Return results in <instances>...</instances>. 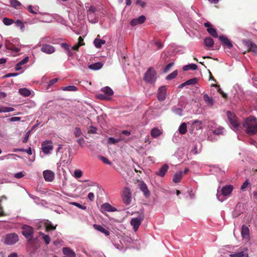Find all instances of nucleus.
<instances>
[{
    "label": "nucleus",
    "instance_id": "33",
    "mask_svg": "<svg viewBox=\"0 0 257 257\" xmlns=\"http://www.w3.org/2000/svg\"><path fill=\"white\" fill-rule=\"evenodd\" d=\"M197 65L195 64H190L188 65H186L183 66V70L184 71H188V70H195L197 69Z\"/></svg>",
    "mask_w": 257,
    "mask_h": 257
},
{
    "label": "nucleus",
    "instance_id": "46",
    "mask_svg": "<svg viewBox=\"0 0 257 257\" xmlns=\"http://www.w3.org/2000/svg\"><path fill=\"white\" fill-rule=\"evenodd\" d=\"M177 74H178L177 71V70L174 71L173 72H172L171 74H169L166 77V79L170 80L172 79H174L177 76Z\"/></svg>",
    "mask_w": 257,
    "mask_h": 257
},
{
    "label": "nucleus",
    "instance_id": "32",
    "mask_svg": "<svg viewBox=\"0 0 257 257\" xmlns=\"http://www.w3.org/2000/svg\"><path fill=\"white\" fill-rule=\"evenodd\" d=\"M182 172L176 173L173 177V181L175 183L180 182L182 178Z\"/></svg>",
    "mask_w": 257,
    "mask_h": 257
},
{
    "label": "nucleus",
    "instance_id": "58",
    "mask_svg": "<svg viewBox=\"0 0 257 257\" xmlns=\"http://www.w3.org/2000/svg\"><path fill=\"white\" fill-rule=\"evenodd\" d=\"M30 131H28L25 135V136L23 140V143H26L29 139L30 136Z\"/></svg>",
    "mask_w": 257,
    "mask_h": 257
},
{
    "label": "nucleus",
    "instance_id": "26",
    "mask_svg": "<svg viewBox=\"0 0 257 257\" xmlns=\"http://www.w3.org/2000/svg\"><path fill=\"white\" fill-rule=\"evenodd\" d=\"M63 253L68 257H75V253L70 248L65 247L62 249Z\"/></svg>",
    "mask_w": 257,
    "mask_h": 257
},
{
    "label": "nucleus",
    "instance_id": "1",
    "mask_svg": "<svg viewBox=\"0 0 257 257\" xmlns=\"http://www.w3.org/2000/svg\"><path fill=\"white\" fill-rule=\"evenodd\" d=\"M245 128V133L249 135L257 133V119L254 117H249L245 119L242 123Z\"/></svg>",
    "mask_w": 257,
    "mask_h": 257
},
{
    "label": "nucleus",
    "instance_id": "34",
    "mask_svg": "<svg viewBox=\"0 0 257 257\" xmlns=\"http://www.w3.org/2000/svg\"><path fill=\"white\" fill-rule=\"evenodd\" d=\"M123 139L124 138L122 136H120L118 139H115L113 137H109L108 139V143L109 144H114L119 142Z\"/></svg>",
    "mask_w": 257,
    "mask_h": 257
},
{
    "label": "nucleus",
    "instance_id": "60",
    "mask_svg": "<svg viewBox=\"0 0 257 257\" xmlns=\"http://www.w3.org/2000/svg\"><path fill=\"white\" fill-rule=\"evenodd\" d=\"M84 45V43L77 44L72 47V49L74 50H78L79 47Z\"/></svg>",
    "mask_w": 257,
    "mask_h": 257
},
{
    "label": "nucleus",
    "instance_id": "41",
    "mask_svg": "<svg viewBox=\"0 0 257 257\" xmlns=\"http://www.w3.org/2000/svg\"><path fill=\"white\" fill-rule=\"evenodd\" d=\"M39 234L42 236L46 244H49L50 242V238L48 235L45 234L42 232H40Z\"/></svg>",
    "mask_w": 257,
    "mask_h": 257
},
{
    "label": "nucleus",
    "instance_id": "27",
    "mask_svg": "<svg viewBox=\"0 0 257 257\" xmlns=\"http://www.w3.org/2000/svg\"><path fill=\"white\" fill-rule=\"evenodd\" d=\"M140 189L144 193L145 196L147 197L150 196V191H149L146 184L144 182H142L139 185Z\"/></svg>",
    "mask_w": 257,
    "mask_h": 257
},
{
    "label": "nucleus",
    "instance_id": "36",
    "mask_svg": "<svg viewBox=\"0 0 257 257\" xmlns=\"http://www.w3.org/2000/svg\"><path fill=\"white\" fill-rule=\"evenodd\" d=\"M205 45L207 47H211L214 44L213 40L210 37H207L204 39Z\"/></svg>",
    "mask_w": 257,
    "mask_h": 257
},
{
    "label": "nucleus",
    "instance_id": "62",
    "mask_svg": "<svg viewBox=\"0 0 257 257\" xmlns=\"http://www.w3.org/2000/svg\"><path fill=\"white\" fill-rule=\"evenodd\" d=\"M21 118L18 116H14L10 118V121L12 122L18 121L21 120Z\"/></svg>",
    "mask_w": 257,
    "mask_h": 257
},
{
    "label": "nucleus",
    "instance_id": "29",
    "mask_svg": "<svg viewBox=\"0 0 257 257\" xmlns=\"http://www.w3.org/2000/svg\"><path fill=\"white\" fill-rule=\"evenodd\" d=\"M241 236L243 238H248L249 237V229L245 225H243L241 227Z\"/></svg>",
    "mask_w": 257,
    "mask_h": 257
},
{
    "label": "nucleus",
    "instance_id": "18",
    "mask_svg": "<svg viewBox=\"0 0 257 257\" xmlns=\"http://www.w3.org/2000/svg\"><path fill=\"white\" fill-rule=\"evenodd\" d=\"M146 20V17L144 16H141L139 18L134 19L131 21V25L132 26H135L136 25L143 24Z\"/></svg>",
    "mask_w": 257,
    "mask_h": 257
},
{
    "label": "nucleus",
    "instance_id": "55",
    "mask_svg": "<svg viewBox=\"0 0 257 257\" xmlns=\"http://www.w3.org/2000/svg\"><path fill=\"white\" fill-rule=\"evenodd\" d=\"M25 176V174L22 172H20L14 174V177L17 179L23 178Z\"/></svg>",
    "mask_w": 257,
    "mask_h": 257
},
{
    "label": "nucleus",
    "instance_id": "25",
    "mask_svg": "<svg viewBox=\"0 0 257 257\" xmlns=\"http://www.w3.org/2000/svg\"><path fill=\"white\" fill-rule=\"evenodd\" d=\"M105 42L104 40L99 39V35H98L93 41L94 45L97 48H101L102 45L105 44Z\"/></svg>",
    "mask_w": 257,
    "mask_h": 257
},
{
    "label": "nucleus",
    "instance_id": "10",
    "mask_svg": "<svg viewBox=\"0 0 257 257\" xmlns=\"http://www.w3.org/2000/svg\"><path fill=\"white\" fill-rule=\"evenodd\" d=\"M53 148V146L51 141H45L42 143V150L46 154H49Z\"/></svg>",
    "mask_w": 257,
    "mask_h": 257
},
{
    "label": "nucleus",
    "instance_id": "42",
    "mask_svg": "<svg viewBox=\"0 0 257 257\" xmlns=\"http://www.w3.org/2000/svg\"><path fill=\"white\" fill-rule=\"evenodd\" d=\"M14 110V108L13 107L6 106L0 107V113L11 112L13 111Z\"/></svg>",
    "mask_w": 257,
    "mask_h": 257
},
{
    "label": "nucleus",
    "instance_id": "51",
    "mask_svg": "<svg viewBox=\"0 0 257 257\" xmlns=\"http://www.w3.org/2000/svg\"><path fill=\"white\" fill-rule=\"evenodd\" d=\"M11 3L12 6L15 8H17L18 7H20L21 5L20 2H19L17 0H12L11 1Z\"/></svg>",
    "mask_w": 257,
    "mask_h": 257
},
{
    "label": "nucleus",
    "instance_id": "54",
    "mask_svg": "<svg viewBox=\"0 0 257 257\" xmlns=\"http://www.w3.org/2000/svg\"><path fill=\"white\" fill-rule=\"evenodd\" d=\"M7 199V197L5 196H3L0 198V216L4 215V213L3 211H2V207L1 205V202L3 199L6 200Z\"/></svg>",
    "mask_w": 257,
    "mask_h": 257
},
{
    "label": "nucleus",
    "instance_id": "53",
    "mask_svg": "<svg viewBox=\"0 0 257 257\" xmlns=\"http://www.w3.org/2000/svg\"><path fill=\"white\" fill-rule=\"evenodd\" d=\"M74 135L76 137H79L82 135L81 130L79 127H76L74 132Z\"/></svg>",
    "mask_w": 257,
    "mask_h": 257
},
{
    "label": "nucleus",
    "instance_id": "11",
    "mask_svg": "<svg viewBox=\"0 0 257 257\" xmlns=\"http://www.w3.org/2000/svg\"><path fill=\"white\" fill-rule=\"evenodd\" d=\"M56 226H54L52 222L48 220H43L40 222L39 226L38 228L40 229L42 226H44L46 228V231H48L51 230H55Z\"/></svg>",
    "mask_w": 257,
    "mask_h": 257
},
{
    "label": "nucleus",
    "instance_id": "37",
    "mask_svg": "<svg viewBox=\"0 0 257 257\" xmlns=\"http://www.w3.org/2000/svg\"><path fill=\"white\" fill-rule=\"evenodd\" d=\"M178 131L180 134L184 135L187 132V124L185 122H183L180 125Z\"/></svg>",
    "mask_w": 257,
    "mask_h": 257
},
{
    "label": "nucleus",
    "instance_id": "24",
    "mask_svg": "<svg viewBox=\"0 0 257 257\" xmlns=\"http://www.w3.org/2000/svg\"><path fill=\"white\" fill-rule=\"evenodd\" d=\"M220 41L225 45H226L228 48H231L232 47L233 45L231 42L229 40V39L224 36H220L219 37Z\"/></svg>",
    "mask_w": 257,
    "mask_h": 257
},
{
    "label": "nucleus",
    "instance_id": "47",
    "mask_svg": "<svg viewBox=\"0 0 257 257\" xmlns=\"http://www.w3.org/2000/svg\"><path fill=\"white\" fill-rule=\"evenodd\" d=\"M198 78H193L190 79L185 82V84L187 85H194L197 83Z\"/></svg>",
    "mask_w": 257,
    "mask_h": 257
},
{
    "label": "nucleus",
    "instance_id": "13",
    "mask_svg": "<svg viewBox=\"0 0 257 257\" xmlns=\"http://www.w3.org/2000/svg\"><path fill=\"white\" fill-rule=\"evenodd\" d=\"M43 175L45 180L47 182H52L54 180L55 178V173L50 170L44 171Z\"/></svg>",
    "mask_w": 257,
    "mask_h": 257
},
{
    "label": "nucleus",
    "instance_id": "31",
    "mask_svg": "<svg viewBox=\"0 0 257 257\" xmlns=\"http://www.w3.org/2000/svg\"><path fill=\"white\" fill-rule=\"evenodd\" d=\"M102 64L100 62H97L88 65V68L91 70H97L101 69Z\"/></svg>",
    "mask_w": 257,
    "mask_h": 257
},
{
    "label": "nucleus",
    "instance_id": "2",
    "mask_svg": "<svg viewBox=\"0 0 257 257\" xmlns=\"http://www.w3.org/2000/svg\"><path fill=\"white\" fill-rule=\"evenodd\" d=\"M233 189V186L231 185H227L224 186L221 190V194L218 193V189L217 190V193L216 194V197L217 199L220 201L223 202L225 200V197H228L231 193Z\"/></svg>",
    "mask_w": 257,
    "mask_h": 257
},
{
    "label": "nucleus",
    "instance_id": "6",
    "mask_svg": "<svg viewBox=\"0 0 257 257\" xmlns=\"http://www.w3.org/2000/svg\"><path fill=\"white\" fill-rule=\"evenodd\" d=\"M22 234L28 241H31L34 236V228L27 225H24L22 228Z\"/></svg>",
    "mask_w": 257,
    "mask_h": 257
},
{
    "label": "nucleus",
    "instance_id": "63",
    "mask_svg": "<svg viewBox=\"0 0 257 257\" xmlns=\"http://www.w3.org/2000/svg\"><path fill=\"white\" fill-rule=\"evenodd\" d=\"M87 197L90 201H92L94 199V195L92 192H90L88 193Z\"/></svg>",
    "mask_w": 257,
    "mask_h": 257
},
{
    "label": "nucleus",
    "instance_id": "38",
    "mask_svg": "<svg viewBox=\"0 0 257 257\" xmlns=\"http://www.w3.org/2000/svg\"><path fill=\"white\" fill-rule=\"evenodd\" d=\"M230 257H248L247 254H245L243 251H240L234 253H231L229 255Z\"/></svg>",
    "mask_w": 257,
    "mask_h": 257
},
{
    "label": "nucleus",
    "instance_id": "43",
    "mask_svg": "<svg viewBox=\"0 0 257 257\" xmlns=\"http://www.w3.org/2000/svg\"><path fill=\"white\" fill-rule=\"evenodd\" d=\"M62 89L64 91H76L77 90V88L76 86L74 85H69L68 86L62 87Z\"/></svg>",
    "mask_w": 257,
    "mask_h": 257
},
{
    "label": "nucleus",
    "instance_id": "9",
    "mask_svg": "<svg viewBox=\"0 0 257 257\" xmlns=\"http://www.w3.org/2000/svg\"><path fill=\"white\" fill-rule=\"evenodd\" d=\"M144 219L143 216H139L136 218H133L131 220V224L133 226L134 231H136L138 230L140 225H141L142 221Z\"/></svg>",
    "mask_w": 257,
    "mask_h": 257
},
{
    "label": "nucleus",
    "instance_id": "50",
    "mask_svg": "<svg viewBox=\"0 0 257 257\" xmlns=\"http://www.w3.org/2000/svg\"><path fill=\"white\" fill-rule=\"evenodd\" d=\"M173 111L176 114L180 116L182 115V109L180 108L173 107L172 108Z\"/></svg>",
    "mask_w": 257,
    "mask_h": 257
},
{
    "label": "nucleus",
    "instance_id": "30",
    "mask_svg": "<svg viewBox=\"0 0 257 257\" xmlns=\"http://www.w3.org/2000/svg\"><path fill=\"white\" fill-rule=\"evenodd\" d=\"M162 134L161 130L157 127H154L151 131V135L154 138H156Z\"/></svg>",
    "mask_w": 257,
    "mask_h": 257
},
{
    "label": "nucleus",
    "instance_id": "59",
    "mask_svg": "<svg viewBox=\"0 0 257 257\" xmlns=\"http://www.w3.org/2000/svg\"><path fill=\"white\" fill-rule=\"evenodd\" d=\"M174 63H170L168 64L164 68V72H167L173 66Z\"/></svg>",
    "mask_w": 257,
    "mask_h": 257
},
{
    "label": "nucleus",
    "instance_id": "23",
    "mask_svg": "<svg viewBox=\"0 0 257 257\" xmlns=\"http://www.w3.org/2000/svg\"><path fill=\"white\" fill-rule=\"evenodd\" d=\"M220 41L225 45H226L228 48H231L232 47L233 45L231 42L229 40V39L224 36H220L219 37Z\"/></svg>",
    "mask_w": 257,
    "mask_h": 257
},
{
    "label": "nucleus",
    "instance_id": "8",
    "mask_svg": "<svg viewBox=\"0 0 257 257\" xmlns=\"http://www.w3.org/2000/svg\"><path fill=\"white\" fill-rule=\"evenodd\" d=\"M243 44L247 47L248 51L252 52L255 55H257V46L250 40H243Z\"/></svg>",
    "mask_w": 257,
    "mask_h": 257
},
{
    "label": "nucleus",
    "instance_id": "56",
    "mask_svg": "<svg viewBox=\"0 0 257 257\" xmlns=\"http://www.w3.org/2000/svg\"><path fill=\"white\" fill-rule=\"evenodd\" d=\"M249 185V183L248 182V180H246L245 181V182L243 183L242 186H241V190H245L247 187Z\"/></svg>",
    "mask_w": 257,
    "mask_h": 257
},
{
    "label": "nucleus",
    "instance_id": "12",
    "mask_svg": "<svg viewBox=\"0 0 257 257\" xmlns=\"http://www.w3.org/2000/svg\"><path fill=\"white\" fill-rule=\"evenodd\" d=\"M96 12V8L90 6L88 7V9L87 11V14L88 20L92 23H96V20L94 19L95 12Z\"/></svg>",
    "mask_w": 257,
    "mask_h": 257
},
{
    "label": "nucleus",
    "instance_id": "45",
    "mask_svg": "<svg viewBox=\"0 0 257 257\" xmlns=\"http://www.w3.org/2000/svg\"><path fill=\"white\" fill-rule=\"evenodd\" d=\"M28 10L29 12H30L32 14H37V12L38 11L37 7H33L31 5L28 6Z\"/></svg>",
    "mask_w": 257,
    "mask_h": 257
},
{
    "label": "nucleus",
    "instance_id": "35",
    "mask_svg": "<svg viewBox=\"0 0 257 257\" xmlns=\"http://www.w3.org/2000/svg\"><path fill=\"white\" fill-rule=\"evenodd\" d=\"M19 93L23 96H29L31 94V91L27 88H20L19 90Z\"/></svg>",
    "mask_w": 257,
    "mask_h": 257
},
{
    "label": "nucleus",
    "instance_id": "44",
    "mask_svg": "<svg viewBox=\"0 0 257 257\" xmlns=\"http://www.w3.org/2000/svg\"><path fill=\"white\" fill-rule=\"evenodd\" d=\"M3 22L6 26H10L14 23V21L12 19L4 18L3 19Z\"/></svg>",
    "mask_w": 257,
    "mask_h": 257
},
{
    "label": "nucleus",
    "instance_id": "57",
    "mask_svg": "<svg viewBox=\"0 0 257 257\" xmlns=\"http://www.w3.org/2000/svg\"><path fill=\"white\" fill-rule=\"evenodd\" d=\"M100 159L103 163H104L106 164H108V165L111 164V162L106 157H103V156H101V157H100Z\"/></svg>",
    "mask_w": 257,
    "mask_h": 257
},
{
    "label": "nucleus",
    "instance_id": "40",
    "mask_svg": "<svg viewBox=\"0 0 257 257\" xmlns=\"http://www.w3.org/2000/svg\"><path fill=\"white\" fill-rule=\"evenodd\" d=\"M207 31L209 33V34L214 38L218 37V35L216 30L215 29L213 28H207Z\"/></svg>",
    "mask_w": 257,
    "mask_h": 257
},
{
    "label": "nucleus",
    "instance_id": "4",
    "mask_svg": "<svg viewBox=\"0 0 257 257\" xmlns=\"http://www.w3.org/2000/svg\"><path fill=\"white\" fill-rule=\"evenodd\" d=\"M157 79V72L153 68H149L144 76V80L148 83L154 84Z\"/></svg>",
    "mask_w": 257,
    "mask_h": 257
},
{
    "label": "nucleus",
    "instance_id": "19",
    "mask_svg": "<svg viewBox=\"0 0 257 257\" xmlns=\"http://www.w3.org/2000/svg\"><path fill=\"white\" fill-rule=\"evenodd\" d=\"M101 209L104 211L106 212H114L116 211V209L112 207L108 203H105L101 205Z\"/></svg>",
    "mask_w": 257,
    "mask_h": 257
},
{
    "label": "nucleus",
    "instance_id": "21",
    "mask_svg": "<svg viewBox=\"0 0 257 257\" xmlns=\"http://www.w3.org/2000/svg\"><path fill=\"white\" fill-rule=\"evenodd\" d=\"M169 166L167 164L163 165L159 170V171L156 173V175L164 177L166 172L168 171Z\"/></svg>",
    "mask_w": 257,
    "mask_h": 257
},
{
    "label": "nucleus",
    "instance_id": "49",
    "mask_svg": "<svg viewBox=\"0 0 257 257\" xmlns=\"http://www.w3.org/2000/svg\"><path fill=\"white\" fill-rule=\"evenodd\" d=\"M74 177L76 178H79L82 176V172L80 170H76L74 172Z\"/></svg>",
    "mask_w": 257,
    "mask_h": 257
},
{
    "label": "nucleus",
    "instance_id": "48",
    "mask_svg": "<svg viewBox=\"0 0 257 257\" xmlns=\"http://www.w3.org/2000/svg\"><path fill=\"white\" fill-rule=\"evenodd\" d=\"M70 204L74 205L82 210H86L87 208L86 206L82 205L80 204L75 202H70Z\"/></svg>",
    "mask_w": 257,
    "mask_h": 257
},
{
    "label": "nucleus",
    "instance_id": "15",
    "mask_svg": "<svg viewBox=\"0 0 257 257\" xmlns=\"http://www.w3.org/2000/svg\"><path fill=\"white\" fill-rule=\"evenodd\" d=\"M188 124H191L190 130L192 132L194 130H200L202 128V123L201 121L198 120H194L188 122Z\"/></svg>",
    "mask_w": 257,
    "mask_h": 257
},
{
    "label": "nucleus",
    "instance_id": "61",
    "mask_svg": "<svg viewBox=\"0 0 257 257\" xmlns=\"http://www.w3.org/2000/svg\"><path fill=\"white\" fill-rule=\"evenodd\" d=\"M29 61V57H26L24 59H23L22 60H21L19 63L20 64H21V65H24L26 63H27Z\"/></svg>",
    "mask_w": 257,
    "mask_h": 257
},
{
    "label": "nucleus",
    "instance_id": "5",
    "mask_svg": "<svg viewBox=\"0 0 257 257\" xmlns=\"http://www.w3.org/2000/svg\"><path fill=\"white\" fill-rule=\"evenodd\" d=\"M227 115L232 128L235 131H239L241 126L235 114L232 112L228 111L227 112Z\"/></svg>",
    "mask_w": 257,
    "mask_h": 257
},
{
    "label": "nucleus",
    "instance_id": "39",
    "mask_svg": "<svg viewBox=\"0 0 257 257\" xmlns=\"http://www.w3.org/2000/svg\"><path fill=\"white\" fill-rule=\"evenodd\" d=\"M224 130L223 127L219 126L213 130V133L216 135H222L224 133Z\"/></svg>",
    "mask_w": 257,
    "mask_h": 257
},
{
    "label": "nucleus",
    "instance_id": "28",
    "mask_svg": "<svg viewBox=\"0 0 257 257\" xmlns=\"http://www.w3.org/2000/svg\"><path fill=\"white\" fill-rule=\"evenodd\" d=\"M203 99L207 105L212 106L214 104V100L212 97H210L208 94H205L203 96Z\"/></svg>",
    "mask_w": 257,
    "mask_h": 257
},
{
    "label": "nucleus",
    "instance_id": "7",
    "mask_svg": "<svg viewBox=\"0 0 257 257\" xmlns=\"http://www.w3.org/2000/svg\"><path fill=\"white\" fill-rule=\"evenodd\" d=\"M122 198L123 202L127 205H130L132 201V195L130 188L128 187L124 188L122 192Z\"/></svg>",
    "mask_w": 257,
    "mask_h": 257
},
{
    "label": "nucleus",
    "instance_id": "64",
    "mask_svg": "<svg viewBox=\"0 0 257 257\" xmlns=\"http://www.w3.org/2000/svg\"><path fill=\"white\" fill-rule=\"evenodd\" d=\"M78 143L81 146H83L85 143V141L83 138H79L77 141Z\"/></svg>",
    "mask_w": 257,
    "mask_h": 257
},
{
    "label": "nucleus",
    "instance_id": "20",
    "mask_svg": "<svg viewBox=\"0 0 257 257\" xmlns=\"http://www.w3.org/2000/svg\"><path fill=\"white\" fill-rule=\"evenodd\" d=\"M93 226L95 229L104 233L105 235L107 236L109 235L110 232L108 229L103 227L102 226L95 224H93Z\"/></svg>",
    "mask_w": 257,
    "mask_h": 257
},
{
    "label": "nucleus",
    "instance_id": "52",
    "mask_svg": "<svg viewBox=\"0 0 257 257\" xmlns=\"http://www.w3.org/2000/svg\"><path fill=\"white\" fill-rule=\"evenodd\" d=\"M15 23L16 26L20 27L21 29H23L24 28V24L21 20H18L15 22Z\"/></svg>",
    "mask_w": 257,
    "mask_h": 257
},
{
    "label": "nucleus",
    "instance_id": "22",
    "mask_svg": "<svg viewBox=\"0 0 257 257\" xmlns=\"http://www.w3.org/2000/svg\"><path fill=\"white\" fill-rule=\"evenodd\" d=\"M220 41L225 45H226L228 48H231L232 47L233 45L231 42L229 40V39L224 36H220L219 37Z\"/></svg>",
    "mask_w": 257,
    "mask_h": 257
},
{
    "label": "nucleus",
    "instance_id": "16",
    "mask_svg": "<svg viewBox=\"0 0 257 257\" xmlns=\"http://www.w3.org/2000/svg\"><path fill=\"white\" fill-rule=\"evenodd\" d=\"M41 51L44 53L51 54L55 52V48L51 45L45 44L41 46Z\"/></svg>",
    "mask_w": 257,
    "mask_h": 257
},
{
    "label": "nucleus",
    "instance_id": "14",
    "mask_svg": "<svg viewBox=\"0 0 257 257\" xmlns=\"http://www.w3.org/2000/svg\"><path fill=\"white\" fill-rule=\"evenodd\" d=\"M167 88L166 86H162L158 89L157 97L159 101H164L166 97Z\"/></svg>",
    "mask_w": 257,
    "mask_h": 257
},
{
    "label": "nucleus",
    "instance_id": "3",
    "mask_svg": "<svg viewBox=\"0 0 257 257\" xmlns=\"http://www.w3.org/2000/svg\"><path fill=\"white\" fill-rule=\"evenodd\" d=\"M19 240V236L15 233H10L6 234L3 237V242L8 245L15 244Z\"/></svg>",
    "mask_w": 257,
    "mask_h": 257
},
{
    "label": "nucleus",
    "instance_id": "17",
    "mask_svg": "<svg viewBox=\"0 0 257 257\" xmlns=\"http://www.w3.org/2000/svg\"><path fill=\"white\" fill-rule=\"evenodd\" d=\"M101 91L103 92L106 96H104L103 95H100L99 97L101 99H106L109 96H110L113 95V90L108 86H106L101 88Z\"/></svg>",
    "mask_w": 257,
    "mask_h": 257
}]
</instances>
